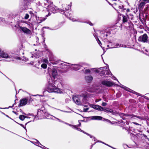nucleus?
Here are the masks:
<instances>
[{
    "label": "nucleus",
    "mask_w": 149,
    "mask_h": 149,
    "mask_svg": "<svg viewBox=\"0 0 149 149\" xmlns=\"http://www.w3.org/2000/svg\"><path fill=\"white\" fill-rule=\"evenodd\" d=\"M89 24L90 25H91V26H92V25H93L91 23V22H90V23H89Z\"/></svg>",
    "instance_id": "nucleus-47"
},
{
    "label": "nucleus",
    "mask_w": 149,
    "mask_h": 149,
    "mask_svg": "<svg viewBox=\"0 0 149 149\" xmlns=\"http://www.w3.org/2000/svg\"><path fill=\"white\" fill-rule=\"evenodd\" d=\"M68 125L72 127L73 128H76L77 127V125H72L70 124H68Z\"/></svg>",
    "instance_id": "nucleus-32"
},
{
    "label": "nucleus",
    "mask_w": 149,
    "mask_h": 149,
    "mask_svg": "<svg viewBox=\"0 0 149 149\" xmlns=\"http://www.w3.org/2000/svg\"><path fill=\"white\" fill-rule=\"evenodd\" d=\"M52 77L55 79L58 74L56 70L54 68L53 69L52 71Z\"/></svg>",
    "instance_id": "nucleus-13"
},
{
    "label": "nucleus",
    "mask_w": 149,
    "mask_h": 149,
    "mask_svg": "<svg viewBox=\"0 0 149 149\" xmlns=\"http://www.w3.org/2000/svg\"><path fill=\"white\" fill-rule=\"evenodd\" d=\"M80 99L81 101V105L86 103V97L85 96H80Z\"/></svg>",
    "instance_id": "nucleus-16"
},
{
    "label": "nucleus",
    "mask_w": 149,
    "mask_h": 149,
    "mask_svg": "<svg viewBox=\"0 0 149 149\" xmlns=\"http://www.w3.org/2000/svg\"><path fill=\"white\" fill-rule=\"evenodd\" d=\"M60 84H59V85H57V86H58V87L59 86H60Z\"/></svg>",
    "instance_id": "nucleus-51"
},
{
    "label": "nucleus",
    "mask_w": 149,
    "mask_h": 149,
    "mask_svg": "<svg viewBox=\"0 0 149 149\" xmlns=\"http://www.w3.org/2000/svg\"><path fill=\"white\" fill-rule=\"evenodd\" d=\"M120 116L122 117L123 119H130L133 118L135 119V118H137L140 119H141L142 118L139 116H135L134 115H128L126 114H121L120 115Z\"/></svg>",
    "instance_id": "nucleus-3"
},
{
    "label": "nucleus",
    "mask_w": 149,
    "mask_h": 149,
    "mask_svg": "<svg viewBox=\"0 0 149 149\" xmlns=\"http://www.w3.org/2000/svg\"><path fill=\"white\" fill-rule=\"evenodd\" d=\"M148 36L146 34H144L143 35L139 36L138 40L139 42L145 43L148 41Z\"/></svg>",
    "instance_id": "nucleus-4"
},
{
    "label": "nucleus",
    "mask_w": 149,
    "mask_h": 149,
    "mask_svg": "<svg viewBox=\"0 0 149 149\" xmlns=\"http://www.w3.org/2000/svg\"><path fill=\"white\" fill-rule=\"evenodd\" d=\"M47 9L49 12H51L53 13L58 12V10H59V9L54 5L52 3L49 5V6L47 8Z\"/></svg>",
    "instance_id": "nucleus-2"
},
{
    "label": "nucleus",
    "mask_w": 149,
    "mask_h": 149,
    "mask_svg": "<svg viewBox=\"0 0 149 149\" xmlns=\"http://www.w3.org/2000/svg\"><path fill=\"white\" fill-rule=\"evenodd\" d=\"M19 118L22 120H23L25 118H28V117L23 115H20Z\"/></svg>",
    "instance_id": "nucleus-21"
},
{
    "label": "nucleus",
    "mask_w": 149,
    "mask_h": 149,
    "mask_svg": "<svg viewBox=\"0 0 149 149\" xmlns=\"http://www.w3.org/2000/svg\"><path fill=\"white\" fill-rule=\"evenodd\" d=\"M65 123V124H66V125H68V124H69L68 123H66V122H64V123Z\"/></svg>",
    "instance_id": "nucleus-46"
},
{
    "label": "nucleus",
    "mask_w": 149,
    "mask_h": 149,
    "mask_svg": "<svg viewBox=\"0 0 149 149\" xmlns=\"http://www.w3.org/2000/svg\"><path fill=\"white\" fill-rule=\"evenodd\" d=\"M88 108H87L86 109H84V111H86L87 110H88Z\"/></svg>",
    "instance_id": "nucleus-45"
},
{
    "label": "nucleus",
    "mask_w": 149,
    "mask_h": 149,
    "mask_svg": "<svg viewBox=\"0 0 149 149\" xmlns=\"http://www.w3.org/2000/svg\"><path fill=\"white\" fill-rule=\"evenodd\" d=\"M22 127H23L26 130V128L24 126V125L22 124H19Z\"/></svg>",
    "instance_id": "nucleus-38"
},
{
    "label": "nucleus",
    "mask_w": 149,
    "mask_h": 149,
    "mask_svg": "<svg viewBox=\"0 0 149 149\" xmlns=\"http://www.w3.org/2000/svg\"><path fill=\"white\" fill-rule=\"evenodd\" d=\"M93 107L94 109H95L99 111H104L105 112H108V109H104L103 107L99 105H93Z\"/></svg>",
    "instance_id": "nucleus-8"
},
{
    "label": "nucleus",
    "mask_w": 149,
    "mask_h": 149,
    "mask_svg": "<svg viewBox=\"0 0 149 149\" xmlns=\"http://www.w3.org/2000/svg\"><path fill=\"white\" fill-rule=\"evenodd\" d=\"M43 61L44 63L46 64H48L49 63L47 58L43 59Z\"/></svg>",
    "instance_id": "nucleus-28"
},
{
    "label": "nucleus",
    "mask_w": 149,
    "mask_h": 149,
    "mask_svg": "<svg viewBox=\"0 0 149 149\" xmlns=\"http://www.w3.org/2000/svg\"><path fill=\"white\" fill-rule=\"evenodd\" d=\"M90 72V71L89 69H86L85 70V72L86 73H89Z\"/></svg>",
    "instance_id": "nucleus-34"
},
{
    "label": "nucleus",
    "mask_w": 149,
    "mask_h": 149,
    "mask_svg": "<svg viewBox=\"0 0 149 149\" xmlns=\"http://www.w3.org/2000/svg\"><path fill=\"white\" fill-rule=\"evenodd\" d=\"M0 56L4 58H10V56L6 52L0 50Z\"/></svg>",
    "instance_id": "nucleus-9"
},
{
    "label": "nucleus",
    "mask_w": 149,
    "mask_h": 149,
    "mask_svg": "<svg viewBox=\"0 0 149 149\" xmlns=\"http://www.w3.org/2000/svg\"><path fill=\"white\" fill-rule=\"evenodd\" d=\"M27 99L26 98H24L20 101L19 105L20 106H23L26 105L27 102Z\"/></svg>",
    "instance_id": "nucleus-12"
},
{
    "label": "nucleus",
    "mask_w": 149,
    "mask_h": 149,
    "mask_svg": "<svg viewBox=\"0 0 149 149\" xmlns=\"http://www.w3.org/2000/svg\"><path fill=\"white\" fill-rule=\"evenodd\" d=\"M33 142L35 143V145L38 146H40V145H41V144L38 141L36 140H35L34 141H33Z\"/></svg>",
    "instance_id": "nucleus-23"
},
{
    "label": "nucleus",
    "mask_w": 149,
    "mask_h": 149,
    "mask_svg": "<svg viewBox=\"0 0 149 149\" xmlns=\"http://www.w3.org/2000/svg\"><path fill=\"white\" fill-rule=\"evenodd\" d=\"M148 55H149V51H148Z\"/></svg>",
    "instance_id": "nucleus-59"
},
{
    "label": "nucleus",
    "mask_w": 149,
    "mask_h": 149,
    "mask_svg": "<svg viewBox=\"0 0 149 149\" xmlns=\"http://www.w3.org/2000/svg\"><path fill=\"white\" fill-rule=\"evenodd\" d=\"M119 8H121V6H119Z\"/></svg>",
    "instance_id": "nucleus-52"
},
{
    "label": "nucleus",
    "mask_w": 149,
    "mask_h": 149,
    "mask_svg": "<svg viewBox=\"0 0 149 149\" xmlns=\"http://www.w3.org/2000/svg\"><path fill=\"white\" fill-rule=\"evenodd\" d=\"M84 64V63H80V64H72L69 65L71 68L75 70H77L80 69L81 66Z\"/></svg>",
    "instance_id": "nucleus-5"
},
{
    "label": "nucleus",
    "mask_w": 149,
    "mask_h": 149,
    "mask_svg": "<svg viewBox=\"0 0 149 149\" xmlns=\"http://www.w3.org/2000/svg\"><path fill=\"white\" fill-rule=\"evenodd\" d=\"M85 79L88 83L91 82L93 79L92 77L90 76H86L85 77Z\"/></svg>",
    "instance_id": "nucleus-18"
},
{
    "label": "nucleus",
    "mask_w": 149,
    "mask_h": 149,
    "mask_svg": "<svg viewBox=\"0 0 149 149\" xmlns=\"http://www.w3.org/2000/svg\"><path fill=\"white\" fill-rule=\"evenodd\" d=\"M107 105V103L105 102H103L102 104V105L103 106H105L106 105Z\"/></svg>",
    "instance_id": "nucleus-37"
},
{
    "label": "nucleus",
    "mask_w": 149,
    "mask_h": 149,
    "mask_svg": "<svg viewBox=\"0 0 149 149\" xmlns=\"http://www.w3.org/2000/svg\"><path fill=\"white\" fill-rule=\"evenodd\" d=\"M43 36V35H42V37H44V36Z\"/></svg>",
    "instance_id": "nucleus-60"
},
{
    "label": "nucleus",
    "mask_w": 149,
    "mask_h": 149,
    "mask_svg": "<svg viewBox=\"0 0 149 149\" xmlns=\"http://www.w3.org/2000/svg\"><path fill=\"white\" fill-rule=\"evenodd\" d=\"M104 35H105L106 37L107 36V33L105 34Z\"/></svg>",
    "instance_id": "nucleus-48"
},
{
    "label": "nucleus",
    "mask_w": 149,
    "mask_h": 149,
    "mask_svg": "<svg viewBox=\"0 0 149 149\" xmlns=\"http://www.w3.org/2000/svg\"><path fill=\"white\" fill-rule=\"evenodd\" d=\"M127 21V17L126 16H124L123 17V22H125Z\"/></svg>",
    "instance_id": "nucleus-25"
},
{
    "label": "nucleus",
    "mask_w": 149,
    "mask_h": 149,
    "mask_svg": "<svg viewBox=\"0 0 149 149\" xmlns=\"http://www.w3.org/2000/svg\"><path fill=\"white\" fill-rule=\"evenodd\" d=\"M58 81L56 80H53L52 83L50 81L49 82V85L47 88V90L48 92L49 93L55 92L59 93H62L61 91L58 88L55 86L54 84H56Z\"/></svg>",
    "instance_id": "nucleus-1"
},
{
    "label": "nucleus",
    "mask_w": 149,
    "mask_h": 149,
    "mask_svg": "<svg viewBox=\"0 0 149 149\" xmlns=\"http://www.w3.org/2000/svg\"><path fill=\"white\" fill-rule=\"evenodd\" d=\"M40 113H44L45 116H46L47 117L48 116V114L46 112L45 108L43 107H42L40 109H38V114H40Z\"/></svg>",
    "instance_id": "nucleus-7"
},
{
    "label": "nucleus",
    "mask_w": 149,
    "mask_h": 149,
    "mask_svg": "<svg viewBox=\"0 0 149 149\" xmlns=\"http://www.w3.org/2000/svg\"><path fill=\"white\" fill-rule=\"evenodd\" d=\"M44 3L45 7H48L49 5H50V3H52V2L48 0H44Z\"/></svg>",
    "instance_id": "nucleus-19"
},
{
    "label": "nucleus",
    "mask_w": 149,
    "mask_h": 149,
    "mask_svg": "<svg viewBox=\"0 0 149 149\" xmlns=\"http://www.w3.org/2000/svg\"><path fill=\"white\" fill-rule=\"evenodd\" d=\"M77 127L76 128H74L75 129H76L78 131H80L82 132H83L85 133L82 130H81V129L79 128H78L77 127Z\"/></svg>",
    "instance_id": "nucleus-33"
},
{
    "label": "nucleus",
    "mask_w": 149,
    "mask_h": 149,
    "mask_svg": "<svg viewBox=\"0 0 149 149\" xmlns=\"http://www.w3.org/2000/svg\"><path fill=\"white\" fill-rule=\"evenodd\" d=\"M104 68V67H102L100 68H100Z\"/></svg>",
    "instance_id": "nucleus-53"
},
{
    "label": "nucleus",
    "mask_w": 149,
    "mask_h": 149,
    "mask_svg": "<svg viewBox=\"0 0 149 149\" xmlns=\"http://www.w3.org/2000/svg\"><path fill=\"white\" fill-rule=\"evenodd\" d=\"M64 65H65V66H66V65H65V64H64Z\"/></svg>",
    "instance_id": "nucleus-61"
},
{
    "label": "nucleus",
    "mask_w": 149,
    "mask_h": 149,
    "mask_svg": "<svg viewBox=\"0 0 149 149\" xmlns=\"http://www.w3.org/2000/svg\"><path fill=\"white\" fill-rule=\"evenodd\" d=\"M109 43H111V42H109Z\"/></svg>",
    "instance_id": "nucleus-58"
},
{
    "label": "nucleus",
    "mask_w": 149,
    "mask_h": 149,
    "mask_svg": "<svg viewBox=\"0 0 149 149\" xmlns=\"http://www.w3.org/2000/svg\"><path fill=\"white\" fill-rule=\"evenodd\" d=\"M118 94L119 95H120V92L118 93L117 95H118Z\"/></svg>",
    "instance_id": "nucleus-49"
},
{
    "label": "nucleus",
    "mask_w": 149,
    "mask_h": 149,
    "mask_svg": "<svg viewBox=\"0 0 149 149\" xmlns=\"http://www.w3.org/2000/svg\"><path fill=\"white\" fill-rule=\"evenodd\" d=\"M148 43L149 44V41H148Z\"/></svg>",
    "instance_id": "nucleus-62"
},
{
    "label": "nucleus",
    "mask_w": 149,
    "mask_h": 149,
    "mask_svg": "<svg viewBox=\"0 0 149 149\" xmlns=\"http://www.w3.org/2000/svg\"><path fill=\"white\" fill-rule=\"evenodd\" d=\"M69 19H70L72 20L73 22L77 21V20L75 19V18H73L71 17H69Z\"/></svg>",
    "instance_id": "nucleus-29"
},
{
    "label": "nucleus",
    "mask_w": 149,
    "mask_h": 149,
    "mask_svg": "<svg viewBox=\"0 0 149 149\" xmlns=\"http://www.w3.org/2000/svg\"><path fill=\"white\" fill-rule=\"evenodd\" d=\"M108 109V112H109L111 113H113V110L111 109Z\"/></svg>",
    "instance_id": "nucleus-36"
},
{
    "label": "nucleus",
    "mask_w": 149,
    "mask_h": 149,
    "mask_svg": "<svg viewBox=\"0 0 149 149\" xmlns=\"http://www.w3.org/2000/svg\"><path fill=\"white\" fill-rule=\"evenodd\" d=\"M73 100L76 104L78 105H81V99H80V96H73Z\"/></svg>",
    "instance_id": "nucleus-6"
},
{
    "label": "nucleus",
    "mask_w": 149,
    "mask_h": 149,
    "mask_svg": "<svg viewBox=\"0 0 149 149\" xmlns=\"http://www.w3.org/2000/svg\"><path fill=\"white\" fill-rule=\"evenodd\" d=\"M36 19L37 22L38 23H40L42 21H44L45 20L44 18H42L41 17L39 18L38 17V18H37Z\"/></svg>",
    "instance_id": "nucleus-20"
},
{
    "label": "nucleus",
    "mask_w": 149,
    "mask_h": 149,
    "mask_svg": "<svg viewBox=\"0 0 149 149\" xmlns=\"http://www.w3.org/2000/svg\"><path fill=\"white\" fill-rule=\"evenodd\" d=\"M20 29L24 33L28 34H31V31L26 27L19 26Z\"/></svg>",
    "instance_id": "nucleus-10"
},
{
    "label": "nucleus",
    "mask_w": 149,
    "mask_h": 149,
    "mask_svg": "<svg viewBox=\"0 0 149 149\" xmlns=\"http://www.w3.org/2000/svg\"><path fill=\"white\" fill-rule=\"evenodd\" d=\"M127 11H129V9H127Z\"/></svg>",
    "instance_id": "nucleus-57"
},
{
    "label": "nucleus",
    "mask_w": 149,
    "mask_h": 149,
    "mask_svg": "<svg viewBox=\"0 0 149 149\" xmlns=\"http://www.w3.org/2000/svg\"><path fill=\"white\" fill-rule=\"evenodd\" d=\"M79 125H77V127L80 126L81 125V123H80V122H79Z\"/></svg>",
    "instance_id": "nucleus-43"
},
{
    "label": "nucleus",
    "mask_w": 149,
    "mask_h": 149,
    "mask_svg": "<svg viewBox=\"0 0 149 149\" xmlns=\"http://www.w3.org/2000/svg\"><path fill=\"white\" fill-rule=\"evenodd\" d=\"M54 117L55 118H56V119H57L58 120L59 122H61V123H64V122L63 121H62L60 119H58V118H56L55 117H54Z\"/></svg>",
    "instance_id": "nucleus-35"
},
{
    "label": "nucleus",
    "mask_w": 149,
    "mask_h": 149,
    "mask_svg": "<svg viewBox=\"0 0 149 149\" xmlns=\"http://www.w3.org/2000/svg\"><path fill=\"white\" fill-rule=\"evenodd\" d=\"M99 142H101V143H104V144H105V143H104V142H101V141H100Z\"/></svg>",
    "instance_id": "nucleus-50"
},
{
    "label": "nucleus",
    "mask_w": 149,
    "mask_h": 149,
    "mask_svg": "<svg viewBox=\"0 0 149 149\" xmlns=\"http://www.w3.org/2000/svg\"><path fill=\"white\" fill-rule=\"evenodd\" d=\"M85 133V134H87L89 136H90V138H93V139H94V141H96V139L95 138V137H93V136H92L91 135H89V134H87V133Z\"/></svg>",
    "instance_id": "nucleus-30"
},
{
    "label": "nucleus",
    "mask_w": 149,
    "mask_h": 149,
    "mask_svg": "<svg viewBox=\"0 0 149 149\" xmlns=\"http://www.w3.org/2000/svg\"><path fill=\"white\" fill-rule=\"evenodd\" d=\"M29 17V15L27 14H26L25 15L24 17V19H27Z\"/></svg>",
    "instance_id": "nucleus-31"
},
{
    "label": "nucleus",
    "mask_w": 149,
    "mask_h": 149,
    "mask_svg": "<svg viewBox=\"0 0 149 149\" xmlns=\"http://www.w3.org/2000/svg\"><path fill=\"white\" fill-rule=\"evenodd\" d=\"M97 42L98 43V44H99V45L100 46H101V42L100 41L99 39L98 40Z\"/></svg>",
    "instance_id": "nucleus-39"
},
{
    "label": "nucleus",
    "mask_w": 149,
    "mask_h": 149,
    "mask_svg": "<svg viewBox=\"0 0 149 149\" xmlns=\"http://www.w3.org/2000/svg\"><path fill=\"white\" fill-rule=\"evenodd\" d=\"M133 123L134 124L136 125H140V124H139L138 123H136V122H133Z\"/></svg>",
    "instance_id": "nucleus-41"
},
{
    "label": "nucleus",
    "mask_w": 149,
    "mask_h": 149,
    "mask_svg": "<svg viewBox=\"0 0 149 149\" xmlns=\"http://www.w3.org/2000/svg\"><path fill=\"white\" fill-rule=\"evenodd\" d=\"M45 38H44V41H45Z\"/></svg>",
    "instance_id": "nucleus-56"
},
{
    "label": "nucleus",
    "mask_w": 149,
    "mask_h": 149,
    "mask_svg": "<svg viewBox=\"0 0 149 149\" xmlns=\"http://www.w3.org/2000/svg\"><path fill=\"white\" fill-rule=\"evenodd\" d=\"M27 123H26L25 124V126H26V125H27Z\"/></svg>",
    "instance_id": "nucleus-54"
},
{
    "label": "nucleus",
    "mask_w": 149,
    "mask_h": 149,
    "mask_svg": "<svg viewBox=\"0 0 149 149\" xmlns=\"http://www.w3.org/2000/svg\"><path fill=\"white\" fill-rule=\"evenodd\" d=\"M110 73H111V72L110 71H109L107 70H102L100 74L102 76L109 74Z\"/></svg>",
    "instance_id": "nucleus-15"
},
{
    "label": "nucleus",
    "mask_w": 149,
    "mask_h": 149,
    "mask_svg": "<svg viewBox=\"0 0 149 149\" xmlns=\"http://www.w3.org/2000/svg\"><path fill=\"white\" fill-rule=\"evenodd\" d=\"M40 54V52H37V54H35L33 55V56L34 57H35L36 58H39V56H40L39 55ZM33 56H32L31 57H33Z\"/></svg>",
    "instance_id": "nucleus-26"
},
{
    "label": "nucleus",
    "mask_w": 149,
    "mask_h": 149,
    "mask_svg": "<svg viewBox=\"0 0 149 149\" xmlns=\"http://www.w3.org/2000/svg\"><path fill=\"white\" fill-rule=\"evenodd\" d=\"M102 84L107 86H111L114 85L113 83L110 81H102Z\"/></svg>",
    "instance_id": "nucleus-11"
},
{
    "label": "nucleus",
    "mask_w": 149,
    "mask_h": 149,
    "mask_svg": "<svg viewBox=\"0 0 149 149\" xmlns=\"http://www.w3.org/2000/svg\"><path fill=\"white\" fill-rule=\"evenodd\" d=\"M121 87L122 88H124L125 90L127 91L132 93H135V92L134 91L130 89L129 88L127 87H126L125 86L122 85V86H121Z\"/></svg>",
    "instance_id": "nucleus-17"
},
{
    "label": "nucleus",
    "mask_w": 149,
    "mask_h": 149,
    "mask_svg": "<svg viewBox=\"0 0 149 149\" xmlns=\"http://www.w3.org/2000/svg\"><path fill=\"white\" fill-rule=\"evenodd\" d=\"M107 47H109V45H107Z\"/></svg>",
    "instance_id": "nucleus-55"
},
{
    "label": "nucleus",
    "mask_w": 149,
    "mask_h": 149,
    "mask_svg": "<svg viewBox=\"0 0 149 149\" xmlns=\"http://www.w3.org/2000/svg\"><path fill=\"white\" fill-rule=\"evenodd\" d=\"M61 13L62 14H64L65 12H64V10H60Z\"/></svg>",
    "instance_id": "nucleus-40"
},
{
    "label": "nucleus",
    "mask_w": 149,
    "mask_h": 149,
    "mask_svg": "<svg viewBox=\"0 0 149 149\" xmlns=\"http://www.w3.org/2000/svg\"><path fill=\"white\" fill-rule=\"evenodd\" d=\"M145 5V3L144 2H141L139 6V8H143Z\"/></svg>",
    "instance_id": "nucleus-22"
},
{
    "label": "nucleus",
    "mask_w": 149,
    "mask_h": 149,
    "mask_svg": "<svg viewBox=\"0 0 149 149\" xmlns=\"http://www.w3.org/2000/svg\"><path fill=\"white\" fill-rule=\"evenodd\" d=\"M103 118L100 116H94L91 117V119L93 120H102Z\"/></svg>",
    "instance_id": "nucleus-14"
},
{
    "label": "nucleus",
    "mask_w": 149,
    "mask_h": 149,
    "mask_svg": "<svg viewBox=\"0 0 149 149\" xmlns=\"http://www.w3.org/2000/svg\"><path fill=\"white\" fill-rule=\"evenodd\" d=\"M41 67L44 69H46L47 67V65L46 64L43 63L41 65Z\"/></svg>",
    "instance_id": "nucleus-27"
},
{
    "label": "nucleus",
    "mask_w": 149,
    "mask_h": 149,
    "mask_svg": "<svg viewBox=\"0 0 149 149\" xmlns=\"http://www.w3.org/2000/svg\"><path fill=\"white\" fill-rule=\"evenodd\" d=\"M123 46L121 45V44H120L119 43H117L115 45V47H111V48H116V47H123ZM111 48V47L110 48Z\"/></svg>",
    "instance_id": "nucleus-24"
},
{
    "label": "nucleus",
    "mask_w": 149,
    "mask_h": 149,
    "mask_svg": "<svg viewBox=\"0 0 149 149\" xmlns=\"http://www.w3.org/2000/svg\"><path fill=\"white\" fill-rule=\"evenodd\" d=\"M104 119L105 120H106V121H107V122H110V121L109 120H108V119Z\"/></svg>",
    "instance_id": "nucleus-42"
},
{
    "label": "nucleus",
    "mask_w": 149,
    "mask_h": 149,
    "mask_svg": "<svg viewBox=\"0 0 149 149\" xmlns=\"http://www.w3.org/2000/svg\"><path fill=\"white\" fill-rule=\"evenodd\" d=\"M144 1L149 2V0H143Z\"/></svg>",
    "instance_id": "nucleus-44"
}]
</instances>
